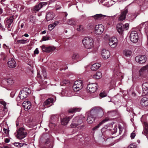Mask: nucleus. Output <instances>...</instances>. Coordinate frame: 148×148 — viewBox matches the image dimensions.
Here are the masks:
<instances>
[{
  "label": "nucleus",
  "instance_id": "26",
  "mask_svg": "<svg viewBox=\"0 0 148 148\" xmlns=\"http://www.w3.org/2000/svg\"><path fill=\"white\" fill-rule=\"evenodd\" d=\"M22 104L23 107L26 111L28 110L31 108V104L29 101H25Z\"/></svg>",
  "mask_w": 148,
  "mask_h": 148
},
{
  "label": "nucleus",
  "instance_id": "16",
  "mask_svg": "<svg viewBox=\"0 0 148 148\" xmlns=\"http://www.w3.org/2000/svg\"><path fill=\"white\" fill-rule=\"evenodd\" d=\"M135 59L136 62L140 64H142L146 62V57L144 55H139L136 56Z\"/></svg>",
  "mask_w": 148,
  "mask_h": 148
},
{
  "label": "nucleus",
  "instance_id": "1",
  "mask_svg": "<svg viewBox=\"0 0 148 148\" xmlns=\"http://www.w3.org/2000/svg\"><path fill=\"white\" fill-rule=\"evenodd\" d=\"M91 113L96 117H101L104 114L103 110L99 107H95L91 110Z\"/></svg>",
  "mask_w": 148,
  "mask_h": 148
},
{
  "label": "nucleus",
  "instance_id": "25",
  "mask_svg": "<svg viewBox=\"0 0 148 148\" xmlns=\"http://www.w3.org/2000/svg\"><path fill=\"white\" fill-rule=\"evenodd\" d=\"M107 16L105 15H103L102 14H97L94 15H93L91 17H92L95 20H99L103 19L105 17Z\"/></svg>",
  "mask_w": 148,
  "mask_h": 148
},
{
  "label": "nucleus",
  "instance_id": "6",
  "mask_svg": "<svg viewBox=\"0 0 148 148\" xmlns=\"http://www.w3.org/2000/svg\"><path fill=\"white\" fill-rule=\"evenodd\" d=\"M113 75L116 78L121 80L124 77V74L120 72L119 71V66H117L113 69Z\"/></svg>",
  "mask_w": 148,
  "mask_h": 148
},
{
  "label": "nucleus",
  "instance_id": "57",
  "mask_svg": "<svg viewBox=\"0 0 148 148\" xmlns=\"http://www.w3.org/2000/svg\"><path fill=\"white\" fill-rule=\"evenodd\" d=\"M5 142L7 143H9L10 142V139L8 138H6L5 139Z\"/></svg>",
  "mask_w": 148,
  "mask_h": 148
},
{
  "label": "nucleus",
  "instance_id": "18",
  "mask_svg": "<svg viewBox=\"0 0 148 148\" xmlns=\"http://www.w3.org/2000/svg\"><path fill=\"white\" fill-rule=\"evenodd\" d=\"M14 18L13 16L8 17L6 18L5 20L6 23L5 24L6 26H7V28L8 29V30L10 31L11 30V25L13 22Z\"/></svg>",
  "mask_w": 148,
  "mask_h": 148
},
{
  "label": "nucleus",
  "instance_id": "56",
  "mask_svg": "<svg viewBox=\"0 0 148 148\" xmlns=\"http://www.w3.org/2000/svg\"><path fill=\"white\" fill-rule=\"evenodd\" d=\"M1 56H3L4 57L3 58V60H5L6 59V58H5V55L4 53H1Z\"/></svg>",
  "mask_w": 148,
  "mask_h": 148
},
{
  "label": "nucleus",
  "instance_id": "46",
  "mask_svg": "<svg viewBox=\"0 0 148 148\" xmlns=\"http://www.w3.org/2000/svg\"><path fill=\"white\" fill-rule=\"evenodd\" d=\"M49 37L47 36H45L43 37L42 40L40 41H44L47 40H49Z\"/></svg>",
  "mask_w": 148,
  "mask_h": 148
},
{
  "label": "nucleus",
  "instance_id": "22",
  "mask_svg": "<svg viewBox=\"0 0 148 148\" xmlns=\"http://www.w3.org/2000/svg\"><path fill=\"white\" fill-rule=\"evenodd\" d=\"M101 55L103 58L106 59L110 57V53L108 51L104 49L101 51Z\"/></svg>",
  "mask_w": 148,
  "mask_h": 148
},
{
  "label": "nucleus",
  "instance_id": "28",
  "mask_svg": "<svg viewBox=\"0 0 148 148\" xmlns=\"http://www.w3.org/2000/svg\"><path fill=\"white\" fill-rule=\"evenodd\" d=\"M72 116L66 117L61 120V123L63 125H66L68 123L70 119L72 118Z\"/></svg>",
  "mask_w": 148,
  "mask_h": 148
},
{
  "label": "nucleus",
  "instance_id": "2",
  "mask_svg": "<svg viewBox=\"0 0 148 148\" xmlns=\"http://www.w3.org/2000/svg\"><path fill=\"white\" fill-rule=\"evenodd\" d=\"M82 42L85 48L90 49L93 47V39L91 37H85L82 40Z\"/></svg>",
  "mask_w": 148,
  "mask_h": 148
},
{
  "label": "nucleus",
  "instance_id": "32",
  "mask_svg": "<svg viewBox=\"0 0 148 148\" xmlns=\"http://www.w3.org/2000/svg\"><path fill=\"white\" fill-rule=\"evenodd\" d=\"M141 105L143 107H146L148 105V99L146 97H143L140 101Z\"/></svg>",
  "mask_w": 148,
  "mask_h": 148
},
{
  "label": "nucleus",
  "instance_id": "54",
  "mask_svg": "<svg viewBox=\"0 0 148 148\" xmlns=\"http://www.w3.org/2000/svg\"><path fill=\"white\" fill-rule=\"evenodd\" d=\"M3 130L5 134H8L9 133V130L7 129H6L5 128H3Z\"/></svg>",
  "mask_w": 148,
  "mask_h": 148
},
{
  "label": "nucleus",
  "instance_id": "9",
  "mask_svg": "<svg viewBox=\"0 0 148 148\" xmlns=\"http://www.w3.org/2000/svg\"><path fill=\"white\" fill-rule=\"evenodd\" d=\"M82 120L80 119L79 116H76L73 119L70 126L71 127H75L82 123Z\"/></svg>",
  "mask_w": 148,
  "mask_h": 148
},
{
  "label": "nucleus",
  "instance_id": "10",
  "mask_svg": "<svg viewBox=\"0 0 148 148\" xmlns=\"http://www.w3.org/2000/svg\"><path fill=\"white\" fill-rule=\"evenodd\" d=\"M98 85L96 83L90 84L87 85V89L88 91L90 93H94L96 91Z\"/></svg>",
  "mask_w": 148,
  "mask_h": 148
},
{
  "label": "nucleus",
  "instance_id": "24",
  "mask_svg": "<svg viewBox=\"0 0 148 148\" xmlns=\"http://www.w3.org/2000/svg\"><path fill=\"white\" fill-rule=\"evenodd\" d=\"M55 100L53 98H49L47 99L45 102L43 103V106L44 107H49L51 106H47L51 103H53L55 101ZM52 104L51 105V106Z\"/></svg>",
  "mask_w": 148,
  "mask_h": 148
},
{
  "label": "nucleus",
  "instance_id": "41",
  "mask_svg": "<svg viewBox=\"0 0 148 148\" xmlns=\"http://www.w3.org/2000/svg\"><path fill=\"white\" fill-rule=\"evenodd\" d=\"M27 40H17V42L16 43L17 44H25L27 43Z\"/></svg>",
  "mask_w": 148,
  "mask_h": 148
},
{
  "label": "nucleus",
  "instance_id": "39",
  "mask_svg": "<svg viewBox=\"0 0 148 148\" xmlns=\"http://www.w3.org/2000/svg\"><path fill=\"white\" fill-rule=\"evenodd\" d=\"M146 71L148 73V64L146 66L143 67L140 70V72H143Z\"/></svg>",
  "mask_w": 148,
  "mask_h": 148
},
{
  "label": "nucleus",
  "instance_id": "13",
  "mask_svg": "<svg viewBox=\"0 0 148 148\" xmlns=\"http://www.w3.org/2000/svg\"><path fill=\"white\" fill-rule=\"evenodd\" d=\"M104 30V27L103 25L99 24L95 26V31L97 34H101Z\"/></svg>",
  "mask_w": 148,
  "mask_h": 148
},
{
  "label": "nucleus",
  "instance_id": "3",
  "mask_svg": "<svg viewBox=\"0 0 148 148\" xmlns=\"http://www.w3.org/2000/svg\"><path fill=\"white\" fill-rule=\"evenodd\" d=\"M118 32L120 34H122L125 30H127L129 27V24L126 23L124 25L122 23H118L116 26Z\"/></svg>",
  "mask_w": 148,
  "mask_h": 148
},
{
  "label": "nucleus",
  "instance_id": "12",
  "mask_svg": "<svg viewBox=\"0 0 148 148\" xmlns=\"http://www.w3.org/2000/svg\"><path fill=\"white\" fill-rule=\"evenodd\" d=\"M130 39L133 42H136L138 40V35L136 31H132L130 35Z\"/></svg>",
  "mask_w": 148,
  "mask_h": 148
},
{
  "label": "nucleus",
  "instance_id": "48",
  "mask_svg": "<svg viewBox=\"0 0 148 148\" xmlns=\"http://www.w3.org/2000/svg\"><path fill=\"white\" fill-rule=\"evenodd\" d=\"M136 136L135 132L134 131L130 135V137L131 139H133Z\"/></svg>",
  "mask_w": 148,
  "mask_h": 148
},
{
  "label": "nucleus",
  "instance_id": "5",
  "mask_svg": "<svg viewBox=\"0 0 148 148\" xmlns=\"http://www.w3.org/2000/svg\"><path fill=\"white\" fill-rule=\"evenodd\" d=\"M17 134L16 135L17 138L22 139L25 138L27 135V132L23 127L19 128L17 131Z\"/></svg>",
  "mask_w": 148,
  "mask_h": 148
},
{
  "label": "nucleus",
  "instance_id": "11",
  "mask_svg": "<svg viewBox=\"0 0 148 148\" xmlns=\"http://www.w3.org/2000/svg\"><path fill=\"white\" fill-rule=\"evenodd\" d=\"M127 12L128 10L126 8L124 9L121 10V13L119 16L118 20L120 21H123L125 20Z\"/></svg>",
  "mask_w": 148,
  "mask_h": 148
},
{
  "label": "nucleus",
  "instance_id": "63",
  "mask_svg": "<svg viewBox=\"0 0 148 148\" xmlns=\"http://www.w3.org/2000/svg\"><path fill=\"white\" fill-rule=\"evenodd\" d=\"M24 36L25 37H27L29 36V35L27 34H25L24 35H23L22 36Z\"/></svg>",
  "mask_w": 148,
  "mask_h": 148
},
{
  "label": "nucleus",
  "instance_id": "30",
  "mask_svg": "<svg viewBox=\"0 0 148 148\" xmlns=\"http://www.w3.org/2000/svg\"><path fill=\"white\" fill-rule=\"evenodd\" d=\"M54 17V14L53 12H48L46 13V18L47 21L52 20Z\"/></svg>",
  "mask_w": 148,
  "mask_h": 148
},
{
  "label": "nucleus",
  "instance_id": "21",
  "mask_svg": "<svg viewBox=\"0 0 148 148\" xmlns=\"http://www.w3.org/2000/svg\"><path fill=\"white\" fill-rule=\"evenodd\" d=\"M7 64L8 67L10 68H14L16 66V62L13 58H12L10 60H9Z\"/></svg>",
  "mask_w": 148,
  "mask_h": 148
},
{
  "label": "nucleus",
  "instance_id": "47",
  "mask_svg": "<svg viewBox=\"0 0 148 148\" xmlns=\"http://www.w3.org/2000/svg\"><path fill=\"white\" fill-rule=\"evenodd\" d=\"M137 146L134 144H132L130 145L127 147V148H136Z\"/></svg>",
  "mask_w": 148,
  "mask_h": 148
},
{
  "label": "nucleus",
  "instance_id": "14",
  "mask_svg": "<svg viewBox=\"0 0 148 148\" xmlns=\"http://www.w3.org/2000/svg\"><path fill=\"white\" fill-rule=\"evenodd\" d=\"M109 45L112 48L116 47L118 43L117 39L115 38H111L109 39Z\"/></svg>",
  "mask_w": 148,
  "mask_h": 148
},
{
  "label": "nucleus",
  "instance_id": "43",
  "mask_svg": "<svg viewBox=\"0 0 148 148\" xmlns=\"http://www.w3.org/2000/svg\"><path fill=\"white\" fill-rule=\"evenodd\" d=\"M116 112L114 111H109L108 112V114L110 116H112L115 115Z\"/></svg>",
  "mask_w": 148,
  "mask_h": 148
},
{
  "label": "nucleus",
  "instance_id": "61",
  "mask_svg": "<svg viewBox=\"0 0 148 148\" xmlns=\"http://www.w3.org/2000/svg\"><path fill=\"white\" fill-rule=\"evenodd\" d=\"M24 25V23H22L21 25V28H23Z\"/></svg>",
  "mask_w": 148,
  "mask_h": 148
},
{
  "label": "nucleus",
  "instance_id": "49",
  "mask_svg": "<svg viewBox=\"0 0 148 148\" xmlns=\"http://www.w3.org/2000/svg\"><path fill=\"white\" fill-rule=\"evenodd\" d=\"M14 145L16 146H18V147H21L23 145L22 143H14Z\"/></svg>",
  "mask_w": 148,
  "mask_h": 148
},
{
  "label": "nucleus",
  "instance_id": "36",
  "mask_svg": "<svg viewBox=\"0 0 148 148\" xmlns=\"http://www.w3.org/2000/svg\"><path fill=\"white\" fill-rule=\"evenodd\" d=\"M81 110L80 108L74 107L70 109L69 110V112L70 113L74 112H79Z\"/></svg>",
  "mask_w": 148,
  "mask_h": 148
},
{
  "label": "nucleus",
  "instance_id": "52",
  "mask_svg": "<svg viewBox=\"0 0 148 148\" xmlns=\"http://www.w3.org/2000/svg\"><path fill=\"white\" fill-rule=\"evenodd\" d=\"M65 91H66V90H64L62 92V94L63 95V96H66L67 95V94H66V93L65 92Z\"/></svg>",
  "mask_w": 148,
  "mask_h": 148
},
{
  "label": "nucleus",
  "instance_id": "7",
  "mask_svg": "<svg viewBox=\"0 0 148 148\" xmlns=\"http://www.w3.org/2000/svg\"><path fill=\"white\" fill-rule=\"evenodd\" d=\"M114 128L113 129H110V127L108 126V125H105L101 129V132L102 135H105V132L107 133L109 130H111L112 134L115 133L117 132V127L116 125L114 126Z\"/></svg>",
  "mask_w": 148,
  "mask_h": 148
},
{
  "label": "nucleus",
  "instance_id": "64",
  "mask_svg": "<svg viewBox=\"0 0 148 148\" xmlns=\"http://www.w3.org/2000/svg\"><path fill=\"white\" fill-rule=\"evenodd\" d=\"M3 12V10L1 8H0V14H1Z\"/></svg>",
  "mask_w": 148,
  "mask_h": 148
},
{
  "label": "nucleus",
  "instance_id": "35",
  "mask_svg": "<svg viewBox=\"0 0 148 148\" xmlns=\"http://www.w3.org/2000/svg\"><path fill=\"white\" fill-rule=\"evenodd\" d=\"M67 23L69 25H75L76 24V23L74 19H70L67 20Z\"/></svg>",
  "mask_w": 148,
  "mask_h": 148
},
{
  "label": "nucleus",
  "instance_id": "59",
  "mask_svg": "<svg viewBox=\"0 0 148 148\" xmlns=\"http://www.w3.org/2000/svg\"><path fill=\"white\" fill-rule=\"evenodd\" d=\"M134 16V15L132 14V15H131L130 14H128L127 15V17H129V19H133V18L132 17H130V16Z\"/></svg>",
  "mask_w": 148,
  "mask_h": 148
},
{
  "label": "nucleus",
  "instance_id": "34",
  "mask_svg": "<svg viewBox=\"0 0 148 148\" xmlns=\"http://www.w3.org/2000/svg\"><path fill=\"white\" fill-rule=\"evenodd\" d=\"M101 64L99 63H96L92 64L91 67V69L92 71L97 70L100 66Z\"/></svg>",
  "mask_w": 148,
  "mask_h": 148
},
{
  "label": "nucleus",
  "instance_id": "29",
  "mask_svg": "<svg viewBox=\"0 0 148 148\" xmlns=\"http://www.w3.org/2000/svg\"><path fill=\"white\" fill-rule=\"evenodd\" d=\"M109 119L108 118H106L105 119L103 120L98 125L95 126L93 129V131H95L102 124L105 122L108 121Z\"/></svg>",
  "mask_w": 148,
  "mask_h": 148
},
{
  "label": "nucleus",
  "instance_id": "51",
  "mask_svg": "<svg viewBox=\"0 0 148 148\" xmlns=\"http://www.w3.org/2000/svg\"><path fill=\"white\" fill-rule=\"evenodd\" d=\"M59 23L58 21H55L52 24V25L54 27L57 25Z\"/></svg>",
  "mask_w": 148,
  "mask_h": 148
},
{
  "label": "nucleus",
  "instance_id": "19",
  "mask_svg": "<svg viewBox=\"0 0 148 148\" xmlns=\"http://www.w3.org/2000/svg\"><path fill=\"white\" fill-rule=\"evenodd\" d=\"M142 95L145 96L148 94V83L145 82L142 85Z\"/></svg>",
  "mask_w": 148,
  "mask_h": 148
},
{
  "label": "nucleus",
  "instance_id": "40",
  "mask_svg": "<svg viewBox=\"0 0 148 148\" xmlns=\"http://www.w3.org/2000/svg\"><path fill=\"white\" fill-rule=\"evenodd\" d=\"M111 1L109 2V1L106 2V1L105 2H103V3H102V4L104 6L107 7H109L112 5V4L111 3Z\"/></svg>",
  "mask_w": 148,
  "mask_h": 148
},
{
  "label": "nucleus",
  "instance_id": "60",
  "mask_svg": "<svg viewBox=\"0 0 148 148\" xmlns=\"http://www.w3.org/2000/svg\"><path fill=\"white\" fill-rule=\"evenodd\" d=\"M106 0H100V3L101 4L103 3V2H105Z\"/></svg>",
  "mask_w": 148,
  "mask_h": 148
},
{
  "label": "nucleus",
  "instance_id": "27",
  "mask_svg": "<svg viewBox=\"0 0 148 148\" xmlns=\"http://www.w3.org/2000/svg\"><path fill=\"white\" fill-rule=\"evenodd\" d=\"M140 9L141 11H143L145 10L147 7H148V0L142 1V3L140 5Z\"/></svg>",
  "mask_w": 148,
  "mask_h": 148
},
{
  "label": "nucleus",
  "instance_id": "20",
  "mask_svg": "<svg viewBox=\"0 0 148 148\" xmlns=\"http://www.w3.org/2000/svg\"><path fill=\"white\" fill-rule=\"evenodd\" d=\"M0 103L3 105H0V113L2 111L4 112L3 114L4 115L7 111V108L6 107V103L4 101H0Z\"/></svg>",
  "mask_w": 148,
  "mask_h": 148
},
{
  "label": "nucleus",
  "instance_id": "4",
  "mask_svg": "<svg viewBox=\"0 0 148 148\" xmlns=\"http://www.w3.org/2000/svg\"><path fill=\"white\" fill-rule=\"evenodd\" d=\"M83 87L82 81L80 79H78L74 82L73 88L75 92H77L81 89Z\"/></svg>",
  "mask_w": 148,
  "mask_h": 148
},
{
  "label": "nucleus",
  "instance_id": "58",
  "mask_svg": "<svg viewBox=\"0 0 148 148\" xmlns=\"http://www.w3.org/2000/svg\"><path fill=\"white\" fill-rule=\"evenodd\" d=\"M69 82V81L66 80H64L63 82V83L64 84H66Z\"/></svg>",
  "mask_w": 148,
  "mask_h": 148
},
{
  "label": "nucleus",
  "instance_id": "50",
  "mask_svg": "<svg viewBox=\"0 0 148 148\" xmlns=\"http://www.w3.org/2000/svg\"><path fill=\"white\" fill-rule=\"evenodd\" d=\"M54 27L52 24L49 25L48 26V29L50 31L52 30Z\"/></svg>",
  "mask_w": 148,
  "mask_h": 148
},
{
  "label": "nucleus",
  "instance_id": "17",
  "mask_svg": "<svg viewBox=\"0 0 148 148\" xmlns=\"http://www.w3.org/2000/svg\"><path fill=\"white\" fill-rule=\"evenodd\" d=\"M40 142L47 144L49 143V138L47 134H44L40 138Z\"/></svg>",
  "mask_w": 148,
  "mask_h": 148
},
{
  "label": "nucleus",
  "instance_id": "33",
  "mask_svg": "<svg viewBox=\"0 0 148 148\" xmlns=\"http://www.w3.org/2000/svg\"><path fill=\"white\" fill-rule=\"evenodd\" d=\"M132 51L129 49H125L123 51V54L125 56L127 57H130L132 54Z\"/></svg>",
  "mask_w": 148,
  "mask_h": 148
},
{
  "label": "nucleus",
  "instance_id": "31",
  "mask_svg": "<svg viewBox=\"0 0 148 148\" xmlns=\"http://www.w3.org/2000/svg\"><path fill=\"white\" fill-rule=\"evenodd\" d=\"M47 4V2L40 3L38 5H36L34 7V9L35 11H38L43 5H46Z\"/></svg>",
  "mask_w": 148,
  "mask_h": 148
},
{
  "label": "nucleus",
  "instance_id": "44",
  "mask_svg": "<svg viewBox=\"0 0 148 148\" xmlns=\"http://www.w3.org/2000/svg\"><path fill=\"white\" fill-rule=\"evenodd\" d=\"M77 29L79 31H82L83 30V27L82 25H79L77 26Z\"/></svg>",
  "mask_w": 148,
  "mask_h": 148
},
{
  "label": "nucleus",
  "instance_id": "62",
  "mask_svg": "<svg viewBox=\"0 0 148 148\" xmlns=\"http://www.w3.org/2000/svg\"><path fill=\"white\" fill-rule=\"evenodd\" d=\"M145 33H147L148 32V27L146 28L145 29Z\"/></svg>",
  "mask_w": 148,
  "mask_h": 148
},
{
  "label": "nucleus",
  "instance_id": "37",
  "mask_svg": "<svg viewBox=\"0 0 148 148\" xmlns=\"http://www.w3.org/2000/svg\"><path fill=\"white\" fill-rule=\"evenodd\" d=\"M102 77V73L101 72L98 71L93 76V77L96 79H99Z\"/></svg>",
  "mask_w": 148,
  "mask_h": 148
},
{
  "label": "nucleus",
  "instance_id": "53",
  "mask_svg": "<svg viewBox=\"0 0 148 148\" xmlns=\"http://www.w3.org/2000/svg\"><path fill=\"white\" fill-rule=\"evenodd\" d=\"M42 75L45 78L47 76L46 73L45 71H44V70L42 71Z\"/></svg>",
  "mask_w": 148,
  "mask_h": 148
},
{
  "label": "nucleus",
  "instance_id": "42",
  "mask_svg": "<svg viewBox=\"0 0 148 148\" xmlns=\"http://www.w3.org/2000/svg\"><path fill=\"white\" fill-rule=\"evenodd\" d=\"M7 82L9 85H11L13 84L14 81L12 79L9 78L7 80Z\"/></svg>",
  "mask_w": 148,
  "mask_h": 148
},
{
  "label": "nucleus",
  "instance_id": "55",
  "mask_svg": "<svg viewBox=\"0 0 148 148\" xmlns=\"http://www.w3.org/2000/svg\"><path fill=\"white\" fill-rule=\"evenodd\" d=\"M39 52L38 48H36L34 51V53L36 54H38Z\"/></svg>",
  "mask_w": 148,
  "mask_h": 148
},
{
  "label": "nucleus",
  "instance_id": "8",
  "mask_svg": "<svg viewBox=\"0 0 148 148\" xmlns=\"http://www.w3.org/2000/svg\"><path fill=\"white\" fill-rule=\"evenodd\" d=\"M30 92V90L29 88H23L20 92L19 97L21 99H23L27 97Z\"/></svg>",
  "mask_w": 148,
  "mask_h": 148
},
{
  "label": "nucleus",
  "instance_id": "15",
  "mask_svg": "<svg viewBox=\"0 0 148 148\" xmlns=\"http://www.w3.org/2000/svg\"><path fill=\"white\" fill-rule=\"evenodd\" d=\"M42 50L46 53H49L53 51L56 48L53 46L46 47L45 45H43L40 47Z\"/></svg>",
  "mask_w": 148,
  "mask_h": 148
},
{
  "label": "nucleus",
  "instance_id": "38",
  "mask_svg": "<svg viewBox=\"0 0 148 148\" xmlns=\"http://www.w3.org/2000/svg\"><path fill=\"white\" fill-rule=\"evenodd\" d=\"M79 57V54L76 53H74L72 56L71 58L73 60H77Z\"/></svg>",
  "mask_w": 148,
  "mask_h": 148
},
{
  "label": "nucleus",
  "instance_id": "45",
  "mask_svg": "<svg viewBox=\"0 0 148 148\" xmlns=\"http://www.w3.org/2000/svg\"><path fill=\"white\" fill-rule=\"evenodd\" d=\"M107 95V93L104 91L101 92L100 94V96L101 98L106 97Z\"/></svg>",
  "mask_w": 148,
  "mask_h": 148
},
{
  "label": "nucleus",
  "instance_id": "23",
  "mask_svg": "<svg viewBox=\"0 0 148 148\" xmlns=\"http://www.w3.org/2000/svg\"><path fill=\"white\" fill-rule=\"evenodd\" d=\"M95 117L94 116L93 114L91 113L90 111L88 114V118L87 119V121L88 123L89 124L92 123L95 121Z\"/></svg>",
  "mask_w": 148,
  "mask_h": 148
}]
</instances>
